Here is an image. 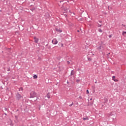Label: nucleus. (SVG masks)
Returning <instances> with one entry per match:
<instances>
[{
    "mask_svg": "<svg viewBox=\"0 0 126 126\" xmlns=\"http://www.w3.org/2000/svg\"><path fill=\"white\" fill-rule=\"evenodd\" d=\"M30 95H31L30 98H35V97H36V93L34 92H31L30 94Z\"/></svg>",
    "mask_w": 126,
    "mask_h": 126,
    "instance_id": "nucleus-1",
    "label": "nucleus"
},
{
    "mask_svg": "<svg viewBox=\"0 0 126 126\" xmlns=\"http://www.w3.org/2000/svg\"><path fill=\"white\" fill-rule=\"evenodd\" d=\"M45 19L46 20H49L50 18H51V16H50V14L49 13H45V15H44Z\"/></svg>",
    "mask_w": 126,
    "mask_h": 126,
    "instance_id": "nucleus-2",
    "label": "nucleus"
},
{
    "mask_svg": "<svg viewBox=\"0 0 126 126\" xmlns=\"http://www.w3.org/2000/svg\"><path fill=\"white\" fill-rule=\"evenodd\" d=\"M97 50L99 51V52H102L103 50H104V47H103L102 45H100L97 47Z\"/></svg>",
    "mask_w": 126,
    "mask_h": 126,
    "instance_id": "nucleus-3",
    "label": "nucleus"
},
{
    "mask_svg": "<svg viewBox=\"0 0 126 126\" xmlns=\"http://www.w3.org/2000/svg\"><path fill=\"white\" fill-rule=\"evenodd\" d=\"M21 98H22V96H21V95H20V94H16V99H17V100H20V99H21Z\"/></svg>",
    "mask_w": 126,
    "mask_h": 126,
    "instance_id": "nucleus-4",
    "label": "nucleus"
},
{
    "mask_svg": "<svg viewBox=\"0 0 126 126\" xmlns=\"http://www.w3.org/2000/svg\"><path fill=\"white\" fill-rule=\"evenodd\" d=\"M52 43L53 44V45H57V44H58V40L57 39H54L52 40Z\"/></svg>",
    "mask_w": 126,
    "mask_h": 126,
    "instance_id": "nucleus-5",
    "label": "nucleus"
},
{
    "mask_svg": "<svg viewBox=\"0 0 126 126\" xmlns=\"http://www.w3.org/2000/svg\"><path fill=\"white\" fill-rule=\"evenodd\" d=\"M34 39L35 43H38L39 42V38L36 37V36L34 37Z\"/></svg>",
    "mask_w": 126,
    "mask_h": 126,
    "instance_id": "nucleus-6",
    "label": "nucleus"
},
{
    "mask_svg": "<svg viewBox=\"0 0 126 126\" xmlns=\"http://www.w3.org/2000/svg\"><path fill=\"white\" fill-rule=\"evenodd\" d=\"M83 121H88L89 120V118L88 117L86 116L85 118H83Z\"/></svg>",
    "mask_w": 126,
    "mask_h": 126,
    "instance_id": "nucleus-7",
    "label": "nucleus"
},
{
    "mask_svg": "<svg viewBox=\"0 0 126 126\" xmlns=\"http://www.w3.org/2000/svg\"><path fill=\"white\" fill-rule=\"evenodd\" d=\"M56 31L57 32H59V33H62V32H63V31H62L61 30L59 29H57Z\"/></svg>",
    "mask_w": 126,
    "mask_h": 126,
    "instance_id": "nucleus-8",
    "label": "nucleus"
},
{
    "mask_svg": "<svg viewBox=\"0 0 126 126\" xmlns=\"http://www.w3.org/2000/svg\"><path fill=\"white\" fill-rule=\"evenodd\" d=\"M122 35L125 37H126V32H123L122 33Z\"/></svg>",
    "mask_w": 126,
    "mask_h": 126,
    "instance_id": "nucleus-9",
    "label": "nucleus"
},
{
    "mask_svg": "<svg viewBox=\"0 0 126 126\" xmlns=\"http://www.w3.org/2000/svg\"><path fill=\"white\" fill-rule=\"evenodd\" d=\"M70 75H74V72H73V70H72L71 71V73H70Z\"/></svg>",
    "mask_w": 126,
    "mask_h": 126,
    "instance_id": "nucleus-10",
    "label": "nucleus"
},
{
    "mask_svg": "<svg viewBox=\"0 0 126 126\" xmlns=\"http://www.w3.org/2000/svg\"><path fill=\"white\" fill-rule=\"evenodd\" d=\"M46 97H47V98H48V99H50V94H49V93H48V94H47Z\"/></svg>",
    "mask_w": 126,
    "mask_h": 126,
    "instance_id": "nucleus-11",
    "label": "nucleus"
},
{
    "mask_svg": "<svg viewBox=\"0 0 126 126\" xmlns=\"http://www.w3.org/2000/svg\"><path fill=\"white\" fill-rule=\"evenodd\" d=\"M33 77L34 79H36L38 78V76H37V75H34Z\"/></svg>",
    "mask_w": 126,
    "mask_h": 126,
    "instance_id": "nucleus-12",
    "label": "nucleus"
},
{
    "mask_svg": "<svg viewBox=\"0 0 126 126\" xmlns=\"http://www.w3.org/2000/svg\"><path fill=\"white\" fill-rule=\"evenodd\" d=\"M98 32L100 33H102V32H103V31L101 29H98Z\"/></svg>",
    "mask_w": 126,
    "mask_h": 126,
    "instance_id": "nucleus-13",
    "label": "nucleus"
},
{
    "mask_svg": "<svg viewBox=\"0 0 126 126\" xmlns=\"http://www.w3.org/2000/svg\"><path fill=\"white\" fill-rule=\"evenodd\" d=\"M115 79H116V76H113L112 77V80L114 81V80H115Z\"/></svg>",
    "mask_w": 126,
    "mask_h": 126,
    "instance_id": "nucleus-14",
    "label": "nucleus"
},
{
    "mask_svg": "<svg viewBox=\"0 0 126 126\" xmlns=\"http://www.w3.org/2000/svg\"><path fill=\"white\" fill-rule=\"evenodd\" d=\"M114 81H115V82H118V79H115Z\"/></svg>",
    "mask_w": 126,
    "mask_h": 126,
    "instance_id": "nucleus-15",
    "label": "nucleus"
},
{
    "mask_svg": "<svg viewBox=\"0 0 126 126\" xmlns=\"http://www.w3.org/2000/svg\"><path fill=\"white\" fill-rule=\"evenodd\" d=\"M72 105H73V102H72V103L71 104H70L69 106V107H71L72 106Z\"/></svg>",
    "mask_w": 126,
    "mask_h": 126,
    "instance_id": "nucleus-16",
    "label": "nucleus"
},
{
    "mask_svg": "<svg viewBox=\"0 0 126 126\" xmlns=\"http://www.w3.org/2000/svg\"><path fill=\"white\" fill-rule=\"evenodd\" d=\"M101 26H102V25L98 24V26H97V27H101Z\"/></svg>",
    "mask_w": 126,
    "mask_h": 126,
    "instance_id": "nucleus-17",
    "label": "nucleus"
},
{
    "mask_svg": "<svg viewBox=\"0 0 126 126\" xmlns=\"http://www.w3.org/2000/svg\"><path fill=\"white\" fill-rule=\"evenodd\" d=\"M20 90H21L22 91L23 90V88H20Z\"/></svg>",
    "mask_w": 126,
    "mask_h": 126,
    "instance_id": "nucleus-18",
    "label": "nucleus"
},
{
    "mask_svg": "<svg viewBox=\"0 0 126 126\" xmlns=\"http://www.w3.org/2000/svg\"><path fill=\"white\" fill-rule=\"evenodd\" d=\"M87 94H89V91L88 90H87Z\"/></svg>",
    "mask_w": 126,
    "mask_h": 126,
    "instance_id": "nucleus-19",
    "label": "nucleus"
},
{
    "mask_svg": "<svg viewBox=\"0 0 126 126\" xmlns=\"http://www.w3.org/2000/svg\"><path fill=\"white\" fill-rule=\"evenodd\" d=\"M4 110H5V111H7V108H6V107H5V108H4Z\"/></svg>",
    "mask_w": 126,
    "mask_h": 126,
    "instance_id": "nucleus-20",
    "label": "nucleus"
},
{
    "mask_svg": "<svg viewBox=\"0 0 126 126\" xmlns=\"http://www.w3.org/2000/svg\"><path fill=\"white\" fill-rule=\"evenodd\" d=\"M79 99H82V97L81 96H80L79 97Z\"/></svg>",
    "mask_w": 126,
    "mask_h": 126,
    "instance_id": "nucleus-21",
    "label": "nucleus"
},
{
    "mask_svg": "<svg viewBox=\"0 0 126 126\" xmlns=\"http://www.w3.org/2000/svg\"><path fill=\"white\" fill-rule=\"evenodd\" d=\"M109 38H112V35H109Z\"/></svg>",
    "mask_w": 126,
    "mask_h": 126,
    "instance_id": "nucleus-22",
    "label": "nucleus"
},
{
    "mask_svg": "<svg viewBox=\"0 0 126 126\" xmlns=\"http://www.w3.org/2000/svg\"><path fill=\"white\" fill-rule=\"evenodd\" d=\"M122 26H123L124 27H126V25L122 24Z\"/></svg>",
    "mask_w": 126,
    "mask_h": 126,
    "instance_id": "nucleus-23",
    "label": "nucleus"
},
{
    "mask_svg": "<svg viewBox=\"0 0 126 126\" xmlns=\"http://www.w3.org/2000/svg\"><path fill=\"white\" fill-rule=\"evenodd\" d=\"M38 100V97H36V98L34 100V101H37Z\"/></svg>",
    "mask_w": 126,
    "mask_h": 126,
    "instance_id": "nucleus-24",
    "label": "nucleus"
},
{
    "mask_svg": "<svg viewBox=\"0 0 126 126\" xmlns=\"http://www.w3.org/2000/svg\"><path fill=\"white\" fill-rule=\"evenodd\" d=\"M79 81H80L79 80H76V82H79Z\"/></svg>",
    "mask_w": 126,
    "mask_h": 126,
    "instance_id": "nucleus-25",
    "label": "nucleus"
},
{
    "mask_svg": "<svg viewBox=\"0 0 126 126\" xmlns=\"http://www.w3.org/2000/svg\"><path fill=\"white\" fill-rule=\"evenodd\" d=\"M99 23H102V21H99Z\"/></svg>",
    "mask_w": 126,
    "mask_h": 126,
    "instance_id": "nucleus-26",
    "label": "nucleus"
},
{
    "mask_svg": "<svg viewBox=\"0 0 126 126\" xmlns=\"http://www.w3.org/2000/svg\"><path fill=\"white\" fill-rule=\"evenodd\" d=\"M88 60H89V61H91V59L88 58Z\"/></svg>",
    "mask_w": 126,
    "mask_h": 126,
    "instance_id": "nucleus-27",
    "label": "nucleus"
},
{
    "mask_svg": "<svg viewBox=\"0 0 126 126\" xmlns=\"http://www.w3.org/2000/svg\"><path fill=\"white\" fill-rule=\"evenodd\" d=\"M32 10H35V8H32Z\"/></svg>",
    "mask_w": 126,
    "mask_h": 126,
    "instance_id": "nucleus-28",
    "label": "nucleus"
},
{
    "mask_svg": "<svg viewBox=\"0 0 126 126\" xmlns=\"http://www.w3.org/2000/svg\"><path fill=\"white\" fill-rule=\"evenodd\" d=\"M4 115H5V116H7V114H6V113H4Z\"/></svg>",
    "mask_w": 126,
    "mask_h": 126,
    "instance_id": "nucleus-29",
    "label": "nucleus"
},
{
    "mask_svg": "<svg viewBox=\"0 0 126 126\" xmlns=\"http://www.w3.org/2000/svg\"><path fill=\"white\" fill-rule=\"evenodd\" d=\"M69 61H67V63H69Z\"/></svg>",
    "mask_w": 126,
    "mask_h": 126,
    "instance_id": "nucleus-30",
    "label": "nucleus"
},
{
    "mask_svg": "<svg viewBox=\"0 0 126 126\" xmlns=\"http://www.w3.org/2000/svg\"><path fill=\"white\" fill-rule=\"evenodd\" d=\"M63 44H62V47H63Z\"/></svg>",
    "mask_w": 126,
    "mask_h": 126,
    "instance_id": "nucleus-31",
    "label": "nucleus"
},
{
    "mask_svg": "<svg viewBox=\"0 0 126 126\" xmlns=\"http://www.w3.org/2000/svg\"><path fill=\"white\" fill-rule=\"evenodd\" d=\"M7 71H9V69H8L7 70Z\"/></svg>",
    "mask_w": 126,
    "mask_h": 126,
    "instance_id": "nucleus-32",
    "label": "nucleus"
},
{
    "mask_svg": "<svg viewBox=\"0 0 126 126\" xmlns=\"http://www.w3.org/2000/svg\"><path fill=\"white\" fill-rule=\"evenodd\" d=\"M95 83H97V81L95 82Z\"/></svg>",
    "mask_w": 126,
    "mask_h": 126,
    "instance_id": "nucleus-33",
    "label": "nucleus"
},
{
    "mask_svg": "<svg viewBox=\"0 0 126 126\" xmlns=\"http://www.w3.org/2000/svg\"><path fill=\"white\" fill-rule=\"evenodd\" d=\"M77 32H79V31L78 30V31H77Z\"/></svg>",
    "mask_w": 126,
    "mask_h": 126,
    "instance_id": "nucleus-34",
    "label": "nucleus"
}]
</instances>
